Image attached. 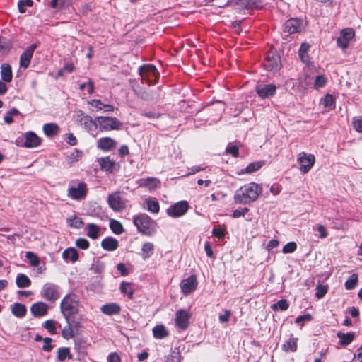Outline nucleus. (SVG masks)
Instances as JSON below:
<instances>
[{
  "label": "nucleus",
  "instance_id": "21",
  "mask_svg": "<svg viewBox=\"0 0 362 362\" xmlns=\"http://www.w3.org/2000/svg\"><path fill=\"white\" fill-rule=\"evenodd\" d=\"M48 305L43 302H37L34 303L31 308L30 311L35 317H42L47 314Z\"/></svg>",
  "mask_w": 362,
  "mask_h": 362
},
{
  "label": "nucleus",
  "instance_id": "24",
  "mask_svg": "<svg viewBox=\"0 0 362 362\" xmlns=\"http://www.w3.org/2000/svg\"><path fill=\"white\" fill-rule=\"evenodd\" d=\"M1 78L6 83L11 82L13 74L11 66L9 64L4 63L1 66Z\"/></svg>",
  "mask_w": 362,
  "mask_h": 362
},
{
  "label": "nucleus",
  "instance_id": "57",
  "mask_svg": "<svg viewBox=\"0 0 362 362\" xmlns=\"http://www.w3.org/2000/svg\"><path fill=\"white\" fill-rule=\"evenodd\" d=\"M10 49V45L6 39L0 38V56L7 53Z\"/></svg>",
  "mask_w": 362,
  "mask_h": 362
},
{
  "label": "nucleus",
  "instance_id": "49",
  "mask_svg": "<svg viewBox=\"0 0 362 362\" xmlns=\"http://www.w3.org/2000/svg\"><path fill=\"white\" fill-rule=\"evenodd\" d=\"M44 327L47 329L51 334H54L57 330V322L53 320H47L45 322Z\"/></svg>",
  "mask_w": 362,
  "mask_h": 362
},
{
  "label": "nucleus",
  "instance_id": "16",
  "mask_svg": "<svg viewBox=\"0 0 362 362\" xmlns=\"http://www.w3.org/2000/svg\"><path fill=\"white\" fill-rule=\"evenodd\" d=\"M189 315L185 310H179L175 315V325L181 329H186L189 325Z\"/></svg>",
  "mask_w": 362,
  "mask_h": 362
},
{
  "label": "nucleus",
  "instance_id": "7",
  "mask_svg": "<svg viewBox=\"0 0 362 362\" xmlns=\"http://www.w3.org/2000/svg\"><path fill=\"white\" fill-rule=\"evenodd\" d=\"M40 293L47 301L54 303L60 296V288L55 284L47 282L42 286Z\"/></svg>",
  "mask_w": 362,
  "mask_h": 362
},
{
  "label": "nucleus",
  "instance_id": "50",
  "mask_svg": "<svg viewBox=\"0 0 362 362\" xmlns=\"http://www.w3.org/2000/svg\"><path fill=\"white\" fill-rule=\"evenodd\" d=\"M181 354L179 351L173 350L170 354L168 355L165 362H180Z\"/></svg>",
  "mask_w": 362,
  "mask_h": 362
},
{
  "label": "nucleus",
  "instance_id": "34",
  "mask_svg": "<svg viewBox=\"0 0 362 362\" xmlns=\"http://www.w3.org/2000/svg\"><path fill=\"white\" fill-rule=\"evenodd\" d=\"M59 128L54 123L45 124L43 126V132L47 136H54L59 133Z\"/></svg>",
  "mask_w": 362,
  "mask_h": 362
},
{
  "label": "nucleus",
  "instance_id": "39",
  "mask_svg": "<svg viewBox=\"0 0 362 362\" xmlns=\"http://www.w3.org/2000/svg\"><path fill=\"white\" fill-rule=\"evenodd\" d=\"M321 104L326 108L327 110H332L334 107V97L330 94H327L324 98L321 100Z\"/></svg>",
  "mask_w": 362,
  "mask_h": 362
},
{
  "label": "nucleus",
  "instance_id": "44",
  "mask_svg": "<svg viewBox=\"0 0 362 362\" xmlns=\"http://www.w3.org/2000/svg\"><path fill=\"white\" fill-rule=\"evenodd\" d=\"M120 291L128 296L129 298L133 297V290L131 287V284L128 282H122L119 286Z\"/></svg>",
  "mask_w": 362,
  "mask_h": 362
},
{
  "label": "nucleus",
  "instance_id": "48",
  "mask_svg": "<svg viewBox=\"0 0 362 362\" xmlns=\"http://www.w3.org/2000/svg\"><path fill=\"white\" fill-rule=\"evenodd\" d=\"M110 227L112 232L115 234L119 235L123 231V227L120 222L116 220H111Z\"/></svg>",
  "mask_w": 362,
  "mask_h": 362
},
{
  "label": "nucleus",
  "instance_id": "10",
  "mask_svg": "<svg viewBox=\"0 0 362 362\" xmlns=\"http://www.w3.org/2000/svg\"><path fill=\"white\" fill-rule=\"evenodd\" d=\"M280 57L274 52H269L263 62V66L269 71L276 72L281 68Z\"/></svg>",
  "mask_w": 362,
  "mask_h": 362
},
{
  "label": "nucleus",
  "instance_id": "19",
  "mask_svg": "<svg viewBox=\"0 0 362 362\" xmlns=\"http://www.w3.org/2000/svg\"><path fill=\"white\" fill-rule=\"evenodd\" d=\"M138 185L141 187H145L149 190H154L160 187V182L157 178L148 177L139 180Z\"/></svg>",
  "mask_w": 362,
  "mask_h": 362
},
{
  "label": "nucleus",
  "instance_id": "15",
  "mask_svg": "<svg viewBox=\"0 0 362 362\" xmlns=\"http://www.w3.org/2000/svg\"><path fill=\"white\" fill-rule=\"evenodd\" d=\"M197 286V281L195 276L192 275L182 280L180 283V288L185 295L192 293Z\"/></svg>",
  "mask_w": 362,
  "mask_h": 362
},
{
  "label": "nucleus",
  "instance_id": "63",
  "mask_svg": "<svg viewBox=\"0 0 362 362\" xmlns=\"http://www.w3.org/2000/svg\"><path fill=\"white\" fill-rule=\"evenodd\" d=\"M312 319V317L310 314H306V315H300L298 316L296 320H295V322L296 324H301L303 325V322H305V321H310Z\"/></svg>",
  "mask_w": 362,
  "mask_h": 362
},
{
  "label": "nucleus",
  "instance_id": "28",
  "mask_svg": "<svg viewBox=\"0 0 362 362\" xmlns=\"http://www.w3.org/2000/svg\"><path fill=\"white\" fill-rule=\"evenodd\" d=\"M102 247L107 251H114L118 247V241L114 238H106L101 242Z\"/></svg>",
  "mask_w": 362,
  "mask_h": 362
},
{
  "label": "nucleus",
  "instance_id": "43",
  "mask_svg": "<svg viewBox=\"0 0 362 362\" xmlns=\"http://www.w3.org/2000/svg\"><path fill=\"white\" fill-rule=\"evenodd\" d=\"M358 281V275L356 274H353L349 279L345 282L344 286L347 290L354 289Z\"/></svg>",
  "mask_w": 362,
  "mask_h": 362
},
{
  "label": "nucleus",
  "instance_id": "13",
  "mask_svg": "<svg viewBox=\"0 0 362 362\" xmlns=\"http://www.w3.org/2000/svg\"><path fill=\"white\" fill-rule=\"evenodd\" d=\"M302 21L298 18H291L287 20L283 25L284 37L299 33L302 29Z\"/></svg>",
  "mask_w": 362,
  "mask_h": 362
},
{
  "label": "nucleus",
  "instance_id": "5",
  "mask_svg": "<svg viewBox=\"0 0 362 362\" xmlns=\"http://www.w3.org/2000/svg\"><path fill=\"white\" fill-rule=\"evenodd\" d=\"M139 71L141 81L148 85L155 83L160 76L156 67L151 64L143 65L140 66Z\"/></svg>",
  "mask_w": 362,
  "mask_h": 362
},
{
  "label": "nucleus",
  "instance_id": "17",
  "mask_svg": "<svg viewBox=\"0 0 362 362\" xmlns=\"http://www.w3.org/2000/svg\"><path fill=\"white\" fill-rule=\"evenodd\" d=\"M35 44H32L28 47L21 54L20 57V66L23 69H27L30 64V59L33 57V52L36 49Z\"/></svg>",
  "mask_w": 362,
  "mask_h": 362
},
{
  "label": "nucleus",
  "instance_id": "25",
  "mask_svg": "<svg viewBox=\"0 0 362 362\" xmlns=\"http://www.w3.org/2000/svg\"><path fill=\"white\" fill-rule=\"evenodd\" d=\"M72 0H51L47 6L53 9L54 11H58L62 8L69 6Z\"/></svg>",
  "mask_w": 362,
  "mask_h": 362
},
{
  "label": "nucleus",
  "instance_id": "60",
  "mask_svg": "<svg viewBox=\"0 0 362 362\" xmlns=\"http://www.w3.org/2000/svg\"><path fill=\"white\" fill-rule=\"evenodd\" d=\"M353 126L357 132H362V116H356L353 118Z\"/></svg>",
  "mask_w": 362,
  "mask_h": 362
},
{
  "label": "nucleus",
  "instance_id": "1",
  "mask_svg": "<svg viewBox=\"0 0 362 362\" xmlns=\"http://www.w3.org/2000/svg\"><path fill=\"white\" fill-rule=\"evenodd\" d=\"M262 192L261 185L255 182H250L235 191L234 201L237 204H250L257 200Z\"/></svg>",
  "mask_w": 362,
  "mask_h": 362
},
{
  "label": "nucleus",
  "instance_id": "14",
  "mask_svg": "<svg viewBox=\"0 0 362 362\" xmlns=\"http://www.w3.org/2000/svg\"><path fill=\"white\" fill-rule=\"evenodd\" d=\"M355 33L352 28H346L341 31L340 36L337 38V45L344 49L348 47L349 41L354 37Z\"/></svg>",
  "mask_w": 362,
  "mask_h": 362
},
{
  "label": "nucleus",
  "instance_id": "30",
  "mask_svg": "<svg viewBox=\"0 0 362 362\" xmlns=\"http://www.w3.org/2000/svg\"><path fill=\"white\" fill-rule=\"evenodd\" d=\"M101 311L107 315H115L120 312V307L117 303H108L101 307Z\"/></svg>",
  "mask_w": 362,
  "mask_h": 362
},
{
  "label": "nucleus",
  "instance_id": "62",
  "mask_svg": "<svg viewBox=\"0 0 362 362\" xmlns=\"http://www.w3.org/2000/svg\"><path fill=\"white\" fill-rule=\"evenodd\" d=\"M231 311L229 310H225L223 314H220L218 316L219 321L221 323L227 322L229 321L230 317L231 316Z\"/></svg>",
  "mask_w": 362,
  "mask_h": 362
},
{
  "label": "nucleus",
  "instance_id": "37",
  "mask_svg": "<svg viewBox=\"0 0 362 362\" xmlns=\"http://www.w3.org/2000/svg\"><path fill=\"white\" fill-rule=\"evenodd\" d=\"M298 338L291 337L282 345V349L285 351L294 352L297 350Z\"/></svg>",
  "mask_w": 362,
  "mask_h": 362
},
{
  "label": "nucleus",
  "instance_id": "46",
  "mask_svg": "<svg viewBox=\"0 0 362 362\" xmlns=\"http://www.w3.org/2000/svg\"><path fill=\"white\" fill-rule=\"evenodd\" d=\"M33 1L32 0H20L18 3V11L21 13H24L27 11V8L33 6Z\"/></svg>",
  "mask_w": 362,
  "mask_h": 362
},
{
  "label": "nucleus",
  "instance_id": "3",
  "mask_svg": "<svg viewBox=\"0 0 362 362\" xmlns=\"http://www.w3.org/2000/svg\"><path fill=\"white\" fill-rule=\"evenodd\" d=\"M79 300L78 296L73 293L66 295L60 303V310L66 322L71 316L78 312Z\"/></svg>",
  "mask_w": 362,
  "mask_h": 362
},
{
  "label": "nucleus",
  "instance_id": "55",
  "mask_svg": "<svg viewBox=\"0 0 362 362\" xmlns=\"http://www.w3.org/2000/svg\"><path fill=\"white\" fill-rule=\"evenodd\" d=\"M327 292V286L319 284L316 287L315 296L317 298L320 299L325 296Z\"/></svg>",
  "mask_w": 362,
  "mask_h": 362
},
{
  "label": "nucleus",
  "instance_id": "40",
  "mask_svg": "<svg viewBox=\"0 0 362 362\" xmlns=\"http://www.w3.org/2000/svg\"><path fill=\"white\" fill-rule=\"evenodd\" d=\"M147 210L158 214L160 210V206L158 202L155 199H146V200Z\"/></svg>",
  "mask_w": 362,
  "mask_h": 362
},
{
  "label": "nucleus",
  "instance_id": "33",
  "mask_svg": "<svg viewBox=\"0 0 362 362\" xmlns=\"http://www.w3.org/2000/svg\"><path fill=\"white\" fill-rule=\"evenodd\" d=\"M16 284L20 288L29 287L31 284V281L24 274H18L16 279Z\"/></svg>",
  "mask_w": 362,
  "mask_h": 362
},
{
  "label": "nucleus",
  "instance_id": "11",
  "mask_svg": "<svg viewBox=\"0 0 362 362\" xmlns=\"http://www.w3.org/2000/svg\"><path fill=\"white\" fill-rule=\"evenodd\" d=\"M100 128L105 131L119 129L122 124L115 117L100 116L97 117Z\"/></svg>",
  "mask_w": 362,
  "mask_h": 362
},
{
  "label": "nucleus",
  "instance_id": "59",
  "mask_svg": "<svg viewBox=\"0 0 362 362\" xmlns=\"http://www.w3.org/2000/svg\"><path fill=\"white\" fill-rule=\"evenodd\" d=\"M80 90H87V92L90 94L93 92L94 90V84L91 80H89L87 83H81L79 86Z\"/></svg>",
  "mask_w": 362,
  "mask_h": 362
},
{
  "label": "nucleus",
  "instance_id": "12",
  "mask_svg": "<svg viewBox=\"0 0 362 362\" xmlns=\"http://www.w3.org/2000/svg\"><path fill=\"white\" fill-rule=\"evenodd\" d=\"M189 209L187 201H180L168 208L167 214L173 218H178L185 215Z\"/></svg>",
  "mask_w": 362,
  "mask_h": 362
},
{
  "label": "nucleus",
  "instance_id": "38",
  "mask_svg": "<svg viewBox=\"0 0 362 362\" xmlns=\"http://www.w3.org/2000/svg\"><path fill=\"white\" fill-rule=\"evenodd\" d=\"M153 337L156 339H163L168 335V332L163 325H157L153 329Z\"/></svg>",
  "mask_w": 362,
  "mask_h": 362
},
{
  "label": "nucleus",
  "instance_id": "20",
  "mask_svg": "<svg viewBox=\"0 0 362 362\" xmlns=\"http://www.w3.org/2000/svg\"><path fill=\"white\" fill-rule=\"evenodd\" d=\"M89 105L91 107L90 110L99 111L103 110L104 112H113L114 107L110 104H104L100 100H92L89 102Z\"/></svg>",
  "mask_w": 362,
  "mask_h": 362
},
{
  "label": "nucleus",
  "instance_id": "61",
  "mask_svg": "<svg viewBox=\"0 0 362 362\" xmlns=\"http://www.w3.org/2000/svg\"><path fill=\"white\" fill-rule=\"evenodd\" d=\"M76 245L82 250H86L89 247V242L85 238H78L76 240Z\"/></svg>",
  "mask_w": 362,
  "mask_h": 362
},
{
  "label": "nucleus",
  "instance_id": "8",
  "mask_svg": "<svg viewBox=\"0 0 362 362\" xmlns=\"http://www.w3.org/2000/svg\"><path fill=\"white\" fill-rule=\"evenodd\" d=\"M107 203L110 208L116 212L123 211L127 206V201L123 198L122 192L119 191L109 194Z\"/></svg>",
  "mask_w": 362,
  "mask_h": 362
},
{
  "label": "nucleus",
  "instance_id": "18",
  "mask_svg": "<svg viewBox=\"0 0 362 362\" xmlns=\"http://www.w3.org/2000/svg\"><path fill=\"white\" fill-rule=\"evenodd\" d=\"M276 90V86L273 84H259L256 86V91L261 98L272 96Z\"/></svg>",
  "mask_w": 362,
  "mask_h": 362
},
{
  "label": "nucleus",
  "instance_id": "42",
  "mask_svg": "<svg viewBox=\"0 0 362 362\" xmlns=\"http://www.w3.org/2000/svg\"><path fill=\"white\" fill-rule=\"evenodd\" d=\"M289 307V305L286 299H281L279 300L277 303L272 305L271 308L274 311L281 310L284 311L286 310Z\"/></svg>",
  "mask_w": 362,
  "mask_h": 362
},
{
  "label": "nucleus",
  "instance_id": "56",
  "mask_svg": "<svg viewBox=\"0 0 362 362\" xmlns=\"http://www.w3.org/2000/svg\"><path fill=\"white\" fill-rule=\"evenodd\" d=\"M296 248L297 245L295 242H289L284 246L282 252L284 254L292 253L296 250Z\"/></svg>",
  "mask_w": 362,
  "mask_h": 362
},
{
  "label": "nucleus",
  "instance_id": "41",
  "mask_svg": "<svg viewBox=\"0 0 362 362\" xmlns=\"http://www.w3.org/2000/svg\"><path fill=\"white\" fill-rule=\"evenodd\" d=\"M262 166V162L251 163L245 168L241 170V173H252L260 169Z\"/></svg>",
  "mask_w": 362,
  "mask_h": 362
},
{
  "label": "nucleus",
  "instance_id": "6",
  "mask_svg": "<svg viewBox=\"0 0 362 362\" xmlns=\"http://www.w3.org/2000/svg\"><path fill=\"white\" fill-rule=\"evenodd\" d=\"M87 193V185L82 181L71 182L67 191L68 197L74 200L84 199Z\"/></svg>",
  "mask_w": 362,
  "mask_h": 362
},
{
  "label": "nucleus",
  "instance_id": "2",
  "mask_svg": "<svg viewBox=\"0 0 362 362\" xmlns=\"http://www.w3.org/2000/svg\"><path fill=\"white\" fill-rule=\"evenodd\" d=\"M133 223L137 230L144 235L151 236L156 231V222L146 214H139L134 216Z\"/></svg>",
  "mask_w": 362,
  "mask_h": 362
},
{
  "label": "nucleus",
  "instance_id": "27",
  "mask_svg": "<svg viewBox=\"0 0 362 362\" xmlns=\"http://www.w3.org/2000/svg\"><path fill=\"white\" fill-rule=\"evenodd\" d=\"M154 252V245L152 243H145L142 245L141 257L144 260L150 258Z\"/></svg>",
  "mask_w": 362,
  "mask_h": 362
},
{
  "label": "nucleus",
  "instance_id": "9",
  "mask_svg": "<svg viewBox=\"0 0 362 362\" xmlns=\"http://www.w3.org/2000/svg\"><path fill=\"white\" fill-rule=\"evenodd\" d=\"M297 162L299 164V170L300 173L305 174L313 167L315 163V158L313 154L300 152L298 154Z\"/></svg>",
  "mask_w": 362,
  "mask_h": 362
},
{
  "label": "nucleus",
  "instance_id": "4",
  "mask_svg": "<svg viewBox=\"0 0 362 362\" xmlns=\"http://www.w3.org/2000/svg\"><path fill=\"white\" fill-rule=\"evenodd\" d=\"M42 139L33 132H27L18 137L14 141V144L21 148H34L40 146Z\"/></svg>",
  "mask_w": 362,
  "mask_h": 362
},
{
  "label": "nucleus",
  "instance_id": "22",
  "mask_svg": "<svg viewBox=\"0 0 362 362\" xmlns=\"http://www.w3.org/2000/svg\"><path fill=\"white\" fill-rule=\"evenodd\" d=\"M116 146V141L110 137H103L98 140V148L109 151Z\"/></svg>",
  "mask_w": 362,
  "mask_h": 362
},
{
  "label": "nucleus",
  "instance_id": "26",
  "mask_svg": "<svg viewBox=\"0 0 362 362\" xmlns=\"http://www.w3.org/2000/svg\"><path fill=\"white\" fill-rule=\"evenodd\" d=\"M337 337L339 339V344L341 346H347L350 344L354 337V333L353 332H348V333H343L341 332H338L337 334Z\"/></svg>",
  "mask_w": 362,
  "mask_h": 362
},
{
  "label": "nucleus",
  "instance_id": "35",
  "mask_svg": "<svg viewBox=\"0 0 362 362\" xmlns=\"http://www.w3.org/2000/svg\"><path fill=\"white\" fill-rule=\"evenodd\" d=\"M100 229L95 223H88L87 225V235L91 239H97L100 235Z\"/></svg>",
  "mask_w": 362,
  "mask_h": 362
},
{
  "label": "nucleus",
  "instance_id": "31",
  "mask_svg": "<svg viewBox=\"0 0 362 362\" xmlns=\"http://www.w3.org/2000/svg\"><path fill=\"white\" fill-rule=\"evenodd\" d=\"M62 257L66 261L75 262L78 259V254L75 248L69 247L62 252Z\"/></svg>",
  "mask_w": 362,
  "mask_h": 362
},
{
  "label": "nucleus",
  "instance_id": "29",
  "mask_svg": "<svg viewBox=\"0 0 362 362\" xmlns=\"http://www.w3.org/2000/svg\"><path fill=\"white\" fill-rule=\"evenodd\" d=\"M77 116L76 120L86 129H91L93 127L95 126V122L88 115H77Z\"/></svg>",
  "mask_w": 362,
  "mask_h": 362
},
{
  "label": "nucleus",
  "instance_id": "32",
  "mask_svg": "<svg viewBox=\"0 0 362 362\" xmlns=\"http://www.w3.org/2000/svg\"><path fill=\"white\" fill-rule=\"evenodd\" d=\"M26 311V307L23 304L16 303L11 305V312L17 317H24Z\"/></svg>",
  "mask_w": 362,
  "mask_h": 362
},
{
  "label": "nucleus",
  "instance_id": "36",
  "mask_svg": "<svg viewBox=\"0 0 362 362\" xmlns=\"http://www.w3.org/2000/svg\"><path fill=\"white\" fill-rule=\"evenodd\" d=\"M98 162L100 168L106 171L112 170L115 165V161L111 160L109 157L101 158L98 160Z\"/></svg>",
  "mask_w": 362,
  "mask_h": 362
},
{
  "label": "nucleus",
  "instance_id": "58",
  "mask_svg": "<svg viewBox=\"0 0 362 362\" xmlns=\"http://www.w3.org/2000/svg\"><path fill=\"white\" fill-rule=\"evenodd\" d=\"M326 83L327 78L323 75H319L315 78L314 85L316 88H319L324 87Z\"/></svg>",
  "mask_w": 362,
  "mask_h": 362
},
{
  "label": "nucleus",
  "instance_id": "54",
  "mask_svg": "<svg viewBox=\"0 0 362 362\" xmlns=\"http://www.w3.org/2000/svg\"><path fill=\"white\" fill-rule=\"evenodd\" d=\"M226 152L227 154H231L234 157H238L239 155V148L237 145L230 143L226 149Z\"/></svg>",
  "mask_w": 362,
  "mask_h": 362
},
{
  "label": "nucleus",
  "instance_id": "51",
  "mask_svg": "<svg viewBox=\"0 0 362 362\" xmlns=\"http://www.w3.org/2000/svg\"><path fill=\"white\" fill-rule=\"evenodd\" d=\"M25 257L28 259L31 266L36 267L40 263L38 257L32 252H27L25 254Z\"/></svg>",
  "mask_w": 362,
  "mask_h": 362
},
{
  "label": "nucleus",
  "instance_id": "47",
  "mask_svg": "<svg viewBox=\"0 0 362 362\" xmlns=\"http://www.w3.org/2000/svg\"><path fill=\"white\" fill-rule=\"evenodd\" d=\"M66 358H71L70 351L68 348H60L57 351V358L60 361H64Z\"/></svg>",
  "mask_w": 362,
  "mask_h": 362
},
{
  "label": "nucleus",
  "instance_id": "45",
  "mask_svg": "<svg viewBox=\"0 0 362 362\" xmlns=\"http://www.w3.org/2000/svg\"><path fill=\"white\" fill-rule=\"evenodd\" d=\"M67 222L69 226L74 228H81L83 226V222L81 218L73 216L71 218H68Z\"/></svg>",
  "mask_w": 362,
  "mask_h": 362
},
{
  "label": "nucleus",
  "instance_id": "52",
  "mask_svg": "<svg viewBox=\"0 0 362 362\" xmlns=\"http://www.w3.org/2000/svg\"><path fill=\"white\" fill-rule=\"evenodd\" d=\"M212 234L218 239H223L226 235V231L224 228L218 225L213 228Z\"/></svg>",
  "mask_w": 362,
  "mask_h": 362
},
{
  "label": "nucleus",
  "instance_id": "23",
  "mask_svg": "<svg viewBox=\"0 0 362 362\" xmlns=\"http://www.w3.org/2000/svg\"><path fill=\"white\" fill-rule=\"evenodd\" d=\"M309 49H310L309 44L305 43V42L302 43V45H300V47L298 50V55H299V57H300V60L302 61V62H303L308 66H310V65H311L312 66L314 67V65L313 64V63H310L309 56L308 54Z\"/></svg>",
  "mask_w": 362,
  "mask_h": 362
},
{
  "label": "nucleus",
  "instance_id": "53",
  "mask_svg": "<svg viewBox=\"0 0 362 362\" xmlns=\"http://www.w3.org/2000/svg\"><path fill=\"white\" fill-rule=\"evenodd\" d=\"M62 337L66 339H69L74 337L73 331L70 325V320L67 322V325L64 327L62 331Z\"/></svg>",
  "mask_w": 362,
  "mask_h": 362
},
{
  "label": "nucleus",
  "instance_id": "64",
  "mask_svg": "<svg viewBox=\"0 0 362 362\" xmlns=\"http://www.w3.org/2000/svg\"><path fill=\"white\" fill-rule=\"evenodd\" d=\"M44 344L42 346V349L45 351H50L52 349V345L51 344L52 339L49 337H46L43 339Z\"/></svg>",
  "mask_w": 362,
  "mask_h": 362
}]
</instances>
